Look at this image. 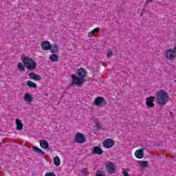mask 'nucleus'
Masks as SVG:
<instances>
[{"mask_svg":"<svg viewBox=\"0 0 176 176\" xmlns=\"http://www.w3.org/2000/svg\"><path fill=\"white\" fill-rule=\"evenodd\" d=\"M92 153H94V155H102L104 153V151H102V149L100 148V146H96L94 147Z\"/></svg>","mask_w":176,"mask_h":176,"instance_id":"nucleus-14","label":"nucleus"},{"mask_svg":"<svg viewBox=\"0 0 176 176\" xmlns=\"http://www.w3.org/2000/svg\"><path fill=\"white\" fill-rule=\"evenodd\" d=\"M50 60L53 63H56L60 60V57H58L56 54H52L50 56Z\"/></svg>","mask_w":176,"mask_h":176,"instance_id":"nucleus-18","label":"nucleus"},{"mask_svg":"<svg viewBox=\"0 0 176 176\" xmlns=\"http://www.w3.org/2000/svg\"><path fill=\"white\" fill-rule=\"evenodd\" d=\"M155 98L156 97L155 96H150L146 98V105L148 108H153L155 107V103H153V102Z\"/></svg>","mask_w":176,"mask_h":176,"instance_id":"nucleus-9","label":"nucleus"},{"mask_svg":"<svg viewBox=\"0 0 176 176\" xmlns=\"http://www.w3.org/2000/svg\"><path fill=\"white\" fill-rule=\"evenodd\" d=\"M50 50L52 54H58V52H60V46H58L57 44L51 45V48Z\"/></svg>","mask_w":176,"mask_h":176,"instance_id":"nucleus-12","label":"nucleus"},{"mask_svg":"<svg viewBox=\"0 0 176 176\" xmlns=\"http://www.w3.org/2000/svg\"><path fill=\"white\" fill-rule=\"evenodd\" d=\"M54 164L56 166V167H58V166L61 164V160H60V157L56 156L54 158Z\"/></svg>","mask_w":176,"mask_h":176,"instance_id":"nucleus-24","label":"nucleus"},{"mask_svg":"<svg viewBox=\"0 0 176 176\" xmlns=\"http://www.w3.org/2000/svg\"><path fill=\"white\" fill-rule=\"evenodd\" d=\"M77 75L81 80H85L87 76V72L84 68H80L77 71Z\"/></svg>","mask_w":176,"mask_h":176,"instance_id":"nucleus-8","label":"nucleus"},{"mask_svg":"<svg viewBox=\"0 0 176 176\" xmlns=\"http://www.w3.org/2000/svg\"><path fill=\"white\" fill-rule=\"evenodd\" d=\"M122 175H124V176H130L129 173H127V171H126V170H124V169H123V170H122Z\"/></svg>","mask_w":176,"mask_h":176,"instance_id":"nucleus-29","label":"nucleus"},{"mask_svg":"<svg viewBox=\"0 0 176 176\" xmlns=\"http://www.w3.org/2000/svg\"><path fill=\"white\" fill-rule=\"evenodd\" d=\"M164 57L165 58H166V60H169V61H173L174 60H175L176 48L173 47L166 50V51L165 52Z\"/></svg>","mask_w":176,"mask_h":176,"instance_id":"nucleus-3","label":"nucleus"},{"mask_svg":"<svg viewBox=\"0 0 176 176\" xmlns=\"http://www.w3.org/2000/svg\"><path fill=\"white\" fill-rule=\"evenodd\" d=\"M103 146L104 148H106L107 149H109L111 148H113V146H115V140L107 138L103 141Z\"/></svg>","mask_w":176,"mask_h":176,"instance_id":"nucleus-6","label":"nucleus"},{"mask_svg":"<svg viewBox=\"0 0 176 176\" xmlns=\"http://www.w3.org/2000/svg\"><path fill=\"white\" fill-rule=\"evenodd\" d=\"M98 32H100V28H94L92 31H91L88 33L89 38H93V36H94V33Z\"/></svg>","mask_w":176,"mask_h":176,"instance_id":"nucleus-23","label":"nucleus"},{"mask_svg":"<svg viewBox=\"0 0 176 176\" xmlns=\"http://www.w3.org/2000/svg\"><path fill=\"white\" fill-rule=\"evenodd\" d=\"M135 156L137 159H142L144 157V148L137 150L135 152Z\"/></svg>","mask_w":176,"mask_h":176,"instance_id":"nucleus-16","label":"nucleus"},{"mask_svg":"<svg viewBox=\"0 0 176 176\" xmlns=\"http://www.w3.org/2000/svg\"><path fill=\"white\" fill-rule=\"evenodd\" d=\"M112 54H113V52H112V51H108L107 54V58H109V57H112Z\"/></svg>","mask_w":176,"mask_h":176,"instance_id":"nucleus-28","label":"nucleus"},{"mask_svg":"<svg viewBox=\"0 0 176 176\" xmlns=\"http://www.w3.org/2000/svg\"><path fill=\"white\" fill-rule=\"evenodd\" d=\"M45 176H56V174L53 172H47L45 174Z\"/></svg>","mask_w":176,"mask_h":176,"instance_id":"nucleus-27","label":"nucleus"},{"mask_svg":"<svg viewBox=\"0 0 176 176\" xmlns=\"http://www.w3.org/2000/svg\"><path fill=\"white\" fill-rule=\"evenodd\" d=\"M74 140L77 144H83V142H86V138H85V135L78 132L75 135Z\"/></svg>","mask_w":176,"mask_h":176,"instance_id":"nucleus-7","label":"nucleus"},{"mask_svg":"<svg viewBox=\"0 0 176 176\" xmlns=\"http://www.w3.org/2000/svg\"><path fill=\"white\" fill-rule=\"evenodd\" d=\"M18 69L20 72H24V71H25V67L24 65H23V63H18Z\"/></svg>","mask_w":176,"mask_h":176,"instance_id":"nucleus-25","label":"nucleus"},{"mask_svg":"<svg viewBox=\"0 0 176 176\" xmlns=\"http://www.w3.org/2000/svg\"><path fill=\"white\" fill-rule=\"evenodd\" d=\"M32 148L34 152H36V153H40V155H42V156L45 155V152H43V151H42L41 148H38L37 146H32Z\"/></svg>","mask_w":176,"mask_h":176,"instance_id":"nucleus-20","label":"nucleus"},{"mask_svg":"<svg viewBox=\"0 0 176 176\" xmlns=\"http://www.w3.org/2000/svg\"><path fill=\"white\" fill-rule=\"evenodd\" d=\"M101 104H107V102H105L104 98H102L101 96H98L96 98H95L94 104L96 107H100V105H101Z\"/></svg>","mask_w":176,"mask_h":176,"instance_id":"nucleus-10","label":"nucleus"},{"mask_svg":"<svg viewBox=\"0 0 176 176\" xmlns=\"http://www.w3.org/2000/svg\"><path fill=\"white\" fill-rule=\"evenodd\" d=\"M26 85L27 86H28V87H32V89H36L38 87V86L36 85V83L31 80H28L26 82Z\"/></svg>","mask_w":176,"mask_h":176,"instance_id":"nucleus-22","label":"nucleus"},{"mask_svg":"<svg viewBox=\"0 0 176 176\" xmlns=\"http://www.w3.org/2000/svg\"><path fill=\"white\" fill-rule=\"evenodd\" d=\"M28 76L31 79H33V80H41V79H42V76L41 75H38L35 73H30Z\"/></svg>","mask_w":176,"mask_h":176,"instance_id":"nucleus-15","label":"nucleus"},{"mask_svg":"<svg viewBox=\"0 0 176 176\" xmlns=\"http://www.w3.org/2000/svg\"><path fill=\"white\" fill-rule=\"evenodd\" d=\"M40 146L42 149H47L49 148V142L45 140H40Z\"/></svg>","mask_w":176,"mask_h":176,"instance_id":"nucleus-17","label":"nucleus"},{"mask_svg":"<svg viewBox=\"0 0 176 176\" xmlns=\"http://www.w3.org/2000/svg\"><path fill=\"white\" fill-rule=\"evenodd\" d=\"M52 48V44L48 41H43L41 43V49L43 50H50Z\"/></svg>","mask_w":176,"mask_h":176,"instance_id":"nucleus-11","label":"nucleus"},{"mask_svg":"<svg viewBox=\"0 0 176 176\" xmlns=\"http://www.w3.org/2000/svg\"><path fill=\"white\" fill-rule=\"evenodd\" d=\"M156 100L158 105H166L170 101V95L161 89L156 93Z\"/></svg>","mask_w":176,"mask_h":176,"instance_id":"nucleus-1","label":"nucleus"},{"mask_svg":"<svg viewBox=\"0 0 176 176\" xmlns=\"http://www.w3.org/2000/svg\"><path fill=\"white\" fill-rule=\"evenodd\" d=\"M96 127L98 130H100V129H102V124L101 122H96Z\"/></svg>","mask_w":176,"mask_h":176,"instance_id":"nucleus-26","label":"nucleus"},{"mask_svg":"<svg viewBox=\"0 0 176 176\" xmlns=\"http://www.w3.org/2000/svg\"><path fill=\"white\" fill-rule=\"evenodd\" d=\"M23 63L25 68L29 71H34V69H36L38 67L36 61L34 60L30 57H25L23 59Z\"/></svg>","mask_w":176,"mask_h":176,"instance_id":"nucleus-2","label":"nucleus"},{"mask_svg":"<svg viewBox=\"0 0 176 176\" xmlns=\"http://www.w3.org/2000/svg\"><path fill=\"white\" fill-rule=\"evenodd\" d=\"M16 130L21 131L23 130V123L19 119H16Z\"/></svg>","mask_w":176,"mask_h":176,"instance_id":"nucleus-21","label":"nucleus"},{"mask_svg":"<svg viewBox=\"0 0 176 176\" xmlns=\"http://www.w3.org/2000/svg\"><path fill=\"white\" fill-rule=\"evenodd\" d=\"M23 100L25 102H28V104H30V102H32V101H34L32 96L28 93L25 94Z\"/></svg>","mask_w":176,"mask_h":176,"instance_id":"nucleus-13","label":"nucleus"},{"mask_svg":"<svg viewBox=\"0 0 176 176\" xmlns=\"http://www.w3.org/2000/svg\"><path fill=\"white\" fill-rule=\"evenodd\" d=\"M139 166L142 168H146V167H149V163L148 161H140Z\"/></svg>","mask_w":176,"mask_h":176,"instance_id":"nucleus-19","label":"nucleus"},{"mask_svg":"<svg viewBox=\"0 0 176 176\" xmlns=\"http://www.w3.org/2000/svg\"><path fill=\"white\" fill-rule=\"evenodd\" d=\"M148 2H153V1H155V0H147Z\"/></svg>","mask_w":176,"mask_h":176,"instance_id":"nucleus-30","label":"nucleus"},{"mask_svg":"<svg viewBox=\"0 0 176 176\" xmlns=\"http://www.w3.org/2000/svg\"><path fill=\"white\" fill-rule=\"evenodd\" d=\"M85 82H86V80H81L80 77L78 78L75 74L72 75V85H77L78 86H82Z\"/></svg>","mask_w":176,"mask_h":176,"instance_id":"nucleus-4","label":"nucleus"},{"mask_svg":"<svg viewBox=\"0 0 176 176\" xmlns=\"http://www.w3.org/2000/svg\"><path fill=\"white\" fill-rule=\"evenodd\" d=\"M106 171L108 173V174H115L116 171L115 164L111 162H107L106 164Z\"/></svg>","mask_w":176,"mask_h":176,"instance_id":"nucleus-5","label":"nucleus"}]
</instances>
